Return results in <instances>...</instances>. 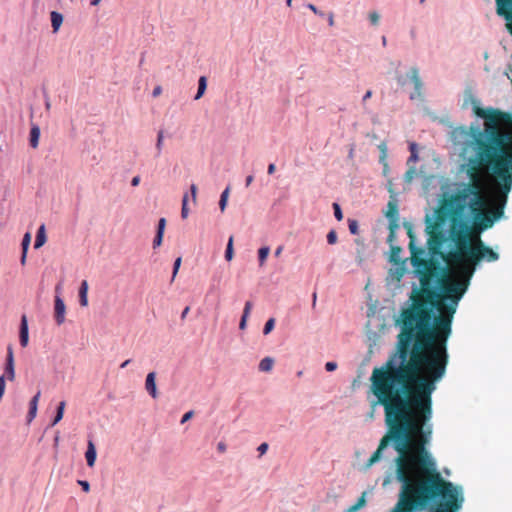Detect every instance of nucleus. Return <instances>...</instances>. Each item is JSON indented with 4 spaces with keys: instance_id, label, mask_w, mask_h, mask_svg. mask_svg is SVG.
<instances>
[{
    "instance_id": "nucleus-1",
    "label": "nucleus",
    "mask_w": 512,
    "mask_h": 512,
    "mask_svg": "<svg viewBox=\"0 0 512 512\" xmlns=\"http://www.w3.org/2000/svg\"><path fill=\"white\" fill-rule=\"evenodd\" d=\"M412 264L420 278V288L413 289L411 306L400 314L402 329L395 353L370 377L371 415L383 406L385 422L391 426L389 438L399 439L406 432L422 434L419 452L428 459L423 443L430 442L433 416L432 394L446 374L449 363L448 340L457 304L466 292L477 265L481 261L495 262L499 254L483 241L478 245L450 250L444 257L453 269L455 279L442 285L439 292L433 282L437 275L436 262L425 258V249L415 245L411 224L406 223Z\"/></svg>"
},
{
    "instance_id": "nucleus-2",
    "label": "nucleus",
    "mask_w": 512,
    "mask_h": 512,
    "mask_svg": "<svg viewBox=\"0 0 512 512\" xmlns=\"http://www.w3.org/2000/svg\"><path fill=\"white\" fill-rule=\"evenodd\" d=\"M487 170L470 157L467 161L468 183H463L454 194L444 195L435 209V219L426 216L425 231L428 235L427 248L431 256L446 254L441 252L445 242L443 225L450 220V237L458 250L461 242L464 247L476 246L480 233L493 227L504 216L508 195L512 189L498 177L493 178L490 199L483 192L482 172Z\"/></svg>"
},
{
    "instance_id": "nucleus-3",
    "label": "nucleus",
    "mask_w": 512,
    "mask_h": 512,
    "mask_svg": "<svg viewBox=\"0 0 512 512\" xmlns=\"http://www.w3.org/2000/svg\"><path fill=\"white\" fill-rule=\"evenodd\" d=\"M380 440L377 450L371 455L367 466L376 463L382 451L393 441V447L398 456L395 458V477L401 487L398 500L391 512H458L464 503L463 489L446 480L438 470L436 460L426 448L429 442L423 443V449L428 459L421 458L419 445L422 434L406 432L399 439L389 438L382 447L384 439Z\"/></svg>"
},
{
    "instance_id": "nucleus-4",
    "label": "nucleus",
    "mask_w": 512,
    "mask_h": 512,
    "mask_svg": "<svg viewBox=\"0 0 512 512\" xmlns=\"http://www.w3.org/2000/svg\"><path fill=\"white\" fill-rule=\"evenodd\" d=\"M476 116L484 119V127L471 126L469 130L460 127L454 131L455 136L466 140V147L471 148L477 163L491 169L493 176L512 187V115L495 108L474 106Z\"/></svg>"
},
{
    "instance_id": "nucleus-5",
    "label": "nucleus",
    "mask_w": 512,
    "mask_h": 512,
    "mask_svg": "<svg viewBox=\"0 0 512 512\" xmlns=\"http://www.w3.org/2000/svg\"><path fill=\"white\" fill-rule=\"evenodd\" d=\"M66 305L59 296L54 298V319L57 325H62L66 321Z\"/></svg>"
},
{
    "instance_id": "nucleus-6",
    "label": "nucleus",
    "mask_w": 512,
    "mask_h": 512,
    "mask_svg": "<svg viewBox=\"0 0 512 512\" xmlns=\"http://www.w3.org/2000/svg\"><path fill=\"white\" fill-rule=\"evenodd\" d=\"M4 375L11 382H13L16 377L14 352H13V348L11 346L7 347V357H6V365H5V374Z\"/></svg>"
},
{
    "instance_id": "nucleus-7",
    "label": "nucleus",
    "mask_w": 512,
    "mask_h": 512,
    "mask_svg": "<svg viewBox=\"0 0 512 512\" xmlns=\"http://www.w3.org/2000/svg\"><path fill=\"white\" fill-rule=\"evenodd\" d=\"M145 389L153 399L158 398L159 391L157 388L155 372H150L147 374L146 379H145Z\"/></svg>"
},
{
    "instance_id": "nucleus-8",
    "label": "nucleus",
    "mask_w": 512,
    "mask_h": 512,
    "mask_svg": "<svg viewBox=\"0 0 512 512\" xmlns=\"http://www.w3.org/2000/svg\"><path fill=\"white\" fill-rule=\"evenodd\" d=\"M497 4V14L506 19L512 18V0H495Z\"/></svg>"
},
{
    "instance_id": "nucleus-9",
    "label": "nucleus",
    "mask_w": 512,
    "mask_h": 512,
    "mask_svg": "<svg viewBox=\"0 0 512 512\" xmlns=\"http://www.w3.org/2000/svg\"><path fill=\"white\" fill-rule=\"evenodd\" d=\"M385 216L389 220V224H399L398 204L396 200H390L387 204Z\"/></svg>"
},
{
    "instance_id": "nucleus-10",
    "label": "nucleus",
    "mask_w": 512,
    "mask_h": 512,
    "mask_svg": "<svg viewBox=\"0 0 512 512\" xmlns=\"http://www.w3.org/2000/svg\"><path fill=\"white\" fill-rule=\"evenodd\" d=\"M20 344L23 348L27 347L29 343V328H28V320L25 315L21 317V325H20Z\"/></svg>"
},
{
    "instance_id": "nucleus-11",
    "label": "nucleus",
    "mask_w": 512,
    "mask_h": 512,
    "mask_svg": "<svg viewBox=\"0 0 512 512\" xmlns=\"http://www.w3.org/2000/svg\"><path fill=\"white\" fill-rule=\"evenodd\" d=\"M85 458H86V461H87V464L89 467H93L95 465L96 458H97V452H96L95 445L92 441L88 442V447H87V451L85 453Z\"/></svg>"
},
{
    "instance_id": "nucleus-12",
    "label": "nucleus",
    "mask_w": 512,
    "mask_h": 512,
    "mask_svg": "<svg viewBox=\"0 0 512 512\" xmlns=\"http://www.w3.org/2000/svg\"><path fill=\"white\" fill-rule=\"evenodd\" d=\"M50 18H51V25L53 28V32L56 33L59 31V29L61 28V26L63 24V21H64L63 15L60 14L59 12L53 11L50 14Z\"/></svg>"
},
{
    "instance_id": "nucleus-13",
    "label": "nucleus",
    "mask_w": 512,
    "mask_h": 512,
    "mask_svg": "<svg viewBox=\"0 0 512 512\" xmlns=\"http://www.w3.org/2000/svg\"><path fill=\"white\" fill-rule=\"evenodd\" d=\"M410 78L412 83L414 84L415 91L418 95L421 94L422 81L419 77V71L417 68H412L410 71Z\"/></svg>"
},
{
    "instance_id": "nucleus-14",
    "label": "nucleus",
    "mask_w": 512,
    "mask_h": 512,
    "mask_svg": "<svg viewBox=\"0 0 512 512\" xmlns=\"http://www.w3.org/2000/svg\"><path fill=\"white\" fill-rule=\"evenodd\" d=\"M88 282L86 280L82 281L81 287L79 290V296H80V304L82 307L88 306Z\"/></svg>"
},
{
    "instance_id": "nucleus-15",
    "label": "nucleus",
    "mask_w": 512,
    "mask_h": 512,
    "mask_svg": "<svg viewBox=\"0 0 512 512\" xmlns=\"http://www.w3.org/2000/svg\"><path fill=\"white\" fill-rule=\"evenodd\" d=\"M47 241V237H46V230H45V226L44 225H41L38 229V232H37V236H36V241H35V248L36 249H39L40 247H42Z\"/></svg>"
},
{
    "instance_id": "nucleus-16",
    "label": "nucleus",
    "mask_w": 512,
    "mask_h": 512,
    "mask_svg": "<svg viewBox=\"0 0 512 512\" xmlns=\"http://www.w3.org/2000/svg\"><path fill=\"white\" fill-rule=\"evenodd\" d=\"M40 139V129L37 126L32 127L30 131V144L33 148H37Z\"/></svg>"
},
{
    "instance_id": "nucleus-17",
    "label": "nucleus",
    "mask_w": 512,
    "mask_h": 512,
    "mask_svg": "<svg viewBox=\"0 0 512 512\" xmlns=\"http://www.w3.org/2000/svg\"><path fill=\"white\" fill-rule=\"evenodd\" d=\"M207 87V78L205 76H201L198 80V90L196 95L194 96V99H200L206 90Z\"/></svg>"
},
{
    "instance_id": "nucleus-18",
    "label": "nucleus",
    "mask_w": 512,
    "mask_h": 512,
    "mask_svg": "<svg viewBox=\"0 0 512 512\" xmlns=\"http://www.w3.org/2000/svg\"><path fill=\"white\" fill-rule=\"evenodd\" d=\"M274 360L270 357L263 358L259 363V370L262 372H269L272 370Z\"/></svg>"
},
{
    "instance_id": "nucleus-19",
    "label": "nucleus",
    "mask_w": 512,
    "mask_h": 512,
    "mask_svg": "<svg viewBox=\"0 0 512 512\" xmlns=\"http://www.w3.org/2000/svg\"><path fill=\"white\" fill-rule=\"evenodd\" d=\"M410 157L408 158L407 164L415 163L418 161V148L415 142L409 144Z\"/></svg>"
},
{
    "instance_id": "nucleus-20",
    "label": "nucleus",
    "mask_w": 512,
    "mask_h": 512,
    "mask_svg": "<svg viewBox=\"0 0 512 512\" xmlns=\"http://www.w3.org/2000/svg\"><path fill=\"white\" fill-rule=\"evenodd\" d=\"M398 228H399V224L393 223V224L388 225L389 234L387 237V242L390 244V246L394 245V242L396 240V231L398 230Z\"/></svg>"
},
{
    "instance_id": "nucleus-21",
    "label": "nucleus",
    "mask_w": 512,
    "mask_h": 512,
    "mask_svg": "<svg viewBox=\"0 0 512 512\" xmlns=\"http://www.w3.org/2000/svg\"><path fill=\"white\" fill-rule=\"evenodd\" d=\"M390 247H391L390 261L394 262V263H398L400 261V254L402 252V249L400 246H396V245H393Z\"/></svg>"
},
{
    "instance_id": "nucleus-22",
    "label": "nucleus",
    "mask_w": 512,
    "mask_h": 512,
    "mask_svg": "<svg viewBox=\"0 0 512 512\" xmlns=\"http://www.w3.org/2000/svg\"><path fill=\"white\" fill-rule=\"evenodd\" d=\"M269 252H270V248L268 246L261 247L258 250L259 265L261 267L265 264L266 259H267L268 255H269Z\"/></svg>"
},
{
    "instance_id": "nucleus-23",
    "label": "nucleus",
    "mask_w": 512,
    "mask_h": 512,
    "mask_svg": "<svg viewBox=\"0 0 512 512\" xmlns=\"http://www.w3.org/2000/svg\"><path fill=\"white\" fill-rule=\"evenodd\" d=\"M378 148H379V150H380V157H379V161H380L381 163H383L384 167H387V166H388V164H387V162H386V159H387V151H388V149H387V145H386V143H385V142L380 143V144H379V146H378Z\"/></svg>"
},
{
    "instance_id": "nucleus-24",
    "label": "nucleus",
    "mask_w": 512,
    "mask_h": 512,
    "mask_svg": "<svg viewBox=\"0 0 512 512\" xmlns=\"http://www.w3.org/2000/svg\"><path fill=\"white\" fill-rule=\"evenodd\" d=\"M66 403L64 401L60 402L57 408V414L53 420V425H56L58 422H60L64 415Z\"/></svg>"
},
{
    "instance_id": "nucleus-25",
    "label": "nucleus",
    "mask_w": 512,
    "mask_h": 512,
    "mask_svg": "<svg viewBox=\"0 0 512 512\" xmlns=\"http://www.w3.org/2000/svg\"><path fill=\"white\" fill-rule=\"evenodd\" d=\"M233 256H234L233 236H230L228 243H227L226 251H225V259L227 261H231L233 259Z\"/></svg>"
},
{
    "instance_id": "nucleus-26",
    "label": "nucleus",
    "mask_w": 512,
    "mask_h": 512,
    "mask_svg": "<svg viewBox=\"0 0 512 512\" xmlns=\"http://www.w3.org/2000/svg\"><path fill=\"white\" fill-rule=\"evenodd\" d=\"M39 393H37L31 400L30 402V412H29V416H30V420H32L35 416H36V412H37V403H38V399H39Z\"/></svg>"
},
{
    "instance_id": "nucleus-27",
    "label": "nucleus",
    "mask_w": 512,
    "mask_h": 512,
    "mask_svg": "<svg viewBox=\"0 0 512 512\" xmlns=\"http://www.w3.org/2000/svg\"><path fill=\"white\" fill-rule=\"evenodd\" d=\"M229 187H227L221 194L220 201H219V207L220 210L223 212L226 208L228 196H229Z\"/></svg>"
},
{
    "instance_id": "nucleus-28",
    "label": "nucleus",
    "mask_w": 512,
    "mask_h": 512,
    "mask_svg": "<svg viewBox=\"0 0 512 512\" xmlns=\"http://www.w3.org/2000/svg\"><path fill=\"white\" fill-rule=\"evenodd\" d=\"M189 215V196L187 194L183 197L182 217L188 218Z\"/></svg>"
},
{
    "instance_id": "nucleus-29",
    "label": "nucleus",
    "mask_w": 512,
    "mask_h": 512,
    "mask_svg": "<svg viewBox=\"0 0 512 512\" xmlns=\"http://www.w3.org/2000/svg\"><path fill=\"white\" fill-rule=\"evenodd\" d=\"M274 326H275V319L274 318L268 319L267 322L265 323V326L263 329V334L264 335L269 334L274 329Z\"/></svg>"
},
{
    "instance_id": "nucleus-30",
    "label": "nucleus",
    "mask_w": 512,
    "mask_h": 512,
    "mask_svg": "<svg viewBox=\"0 0 512 512\" xmlns=\"http://www.w3.org/2000/svg\"><path fill=\"white\" fill-rule=\"evenodd\" d=\"M348 228L351 234H358V222L355 219H348Z\"/></svg>"
},
{
    "instance_id": "nucleus-31",
    "label": "nucleus",
    "mask_w": 512,
    "mask_h": 512,
    "mask_svg": "<svg viewBox=\"0 0 512 512\" xmlns=\"http://www.w3.org/2000/svg\"><path fill=\"white\" fill-rule=\"evenodd\" d=\"M30 242H31V234L30 233H26L24 235L23 241H22V251L23 252H28Z\"/></svg>"
},
{
    "instance_id": "nucleus-32",
    "label": "nucleus",
    "mask_w": 512,
    "mask_h": 512,
    "mask_svg": "<svg viewBox=\"0 0 512 512\" xmlns=\"http://www.w3.org/2000/svg\"><path fill=\"white\" fill-rule=\"evenodd\" d=\"M333 209H334V216L338 221H341L343 219V213L341 210V207L338 203H333Z\"/></svg>"
},
{
    "instance_id": "nucleus-33",
    "label": "nucleus",
    "mask_w": 512,
    "mask_h": 512,
    "mask_svg": "<svg viewBox=\"0 0 512 512\" xmlns=\"http://www.w3.org/2000/svg\"><path fill=\"white\" fill-rule=\"evenodd\" d=\"M327 242L331 245L337 242V233L335 230L329 231V233L327 234Z\"/></svg>"
},
{
    "instance_id": "nucleus-34",
    "label": "nucleus",
    "mask_w": 512,
    "mask_h": 512,
    "mask_svg": "<svg viewBox=\"0 0 512 512\" xmlns=\"http://www.w3.org/2000/svg\"><path fill=\"white\" fill-rule=\"evenodd\" d=\"M164 234H159L157 232L156 237L153 241V248L156 249L162 245Z\"/></svg>"
},
{
    "instance_id": "nucleus-35",
    "label": "nucleus",
    "mask_w": 512,
    "mask_h": 512,
    "mask_svg": "<svg viewBox=\"0 0 512 512\" xmlns=\"http://www.w3.org/2000/svg\"><path fill=\"white\" fill-rule=\"evenodd\" d=\"M6 376L5 375H2L0 376V400L2 399L4 393H5V388H6V383H5V380H6Z\"/></svg>"
},
{
    "instance_id": "nucleus-36",
    "label": "nucleus",
    "mask_w": 512,
    "mask_h": 512,
    "mask_svg": "<svg viewBox=\"0 0 512 512\" xmlns=\"http://www.w3.org/2000/svg\"><path fill=\"white\" fill-rule=\"evenodd\" d=\"M415 174H416L415 168L410 167L405 173V180L410 182L414 178Z\"/></svg>"
},
{
    "instance_id": "nucleus-37",
    "label": "nucleus",
    "mask_w": 512,
    "mask_h": 512,
    "mask_svg": "<svg viewBox=\"0 0 512 512\" xmlns=\"http://www.w3.org/2000/svg\"><path fill=\"white\" fill-rule=\"evenodd\" d=\"M165 227H166V219L165 218H161L158 222V228H157V232L159 234H164L165 232Z\"/></svg>"
},
{
    "instance_id": "nucleus-38",
    "label": "nucleus",
    "mask_w": 512,
    "mask_h": 512,
    "mask_svg": "<svg viewBox=\"0 0 512 512\" xmlns=\"http://www.w3.org/2000/svg\"><path fill=\"white\" fill-rule=\"evenodd\" d=\"M380 16L377 12H371L369 14V20L373 25H378Z\"/></svg>"
},
{
    "instance_id": "nucleus-39",
    "label": "nucleus",
    "mask_w": 512,
    "mask_h": 512,
    "mask_svg": "<svg viewBox=\"0 0 512 512\" xmlns=\"http://www.w3.org/2000/svg\"><path fill=\"white\" fill-rule=\"evenodd\" d=\"M251 309L252 303L250 301H247L244 306L243 315L249 317Z\"/></svg>"
},
{
    "instance_id": "nucleus-40",
    "label": "nucleus",
    "mask_w": 512,
    "mask_h": 512,
    "mask_svg": "<svg viewBox=\"0 0 512 512\" xmlns=\"http://www.w3.org/2000/svg\"><path fill=\"white\" fill-rule=\"evenodd\" d=\"M325 369L328 371V372H332L334 370L337 369V363L336 362H327L325 364Z\"/></svg>"
},
{
    "instance_id": "nucleus-41",
    "label": "nucleus",
    "mask_w": 512,
    "mask_h": 512,
    "mask_svg": "<svg viewBox=\"0 0 512 512\" xmlns=\"http://www.w3.org/2000/svg\"><path fill=\"white\" fill-rule=\"evenodd\" d=\"M268 447V444L264 442L258 446L257 450L259 451L260 455H263L267 452Z\"/></svg>"
},
{
    "instance_id": "nucleus-42",
    "label": "nucleus",
    "mask_w": 512,
    "mask_h": 512,
    "mask_svg": "<svg viewBox=\"0 0 512 512\" xmlns=\"http://www.w3.org/2000/svg\"><path fill=\"white\" fill-rule=\"evenodd\" d=\"M162 91H163V89L161 86H156V87H154V89L152 91V96L154 98H157L162 94Z\"/></svg>"
},
{
    "instance_id": "nucleus-43",
    "label": "nucleus",
    "mask_w": 512,
    "mask_h": 512,
    "mask_svg": "<svg viewBox=\"0 0 512 512\" xmlns=\"http://www.w3.org/2000/svg\"><path fill=\"white\" fill-rule=\"evenodd\" d=\"M307 8L310 9L314 14L323 16V13L317 9V7L314 4L309 3L307 5Z\"/></svg>"
},
{
    "instance_id": "nucleus-44",
    "label": "nucleus",
    "mask_w": 512,
    "mask_h": 512,
    "mask_svg": "<svg viewBox=\"0 0 512 512\" xmlns=\"http://www.w3.org/2000/svg\"><path fill=\"white\" fill-rule=\"evenodd\" d=\"M181 265V258H177L174 263L173 278L176 276Z\"/></svg>"
},
{
    "instance_id": "nucleus-45",
    "label": "nucleus",
    "mask_w": 512,
    "mask_h": 512,
    "mask_svg": "<svg viewBox=\"0 0 512 512\" xmlns=\"http://www.w3.org/2000/svg\"><path fill=\"white\" fill-rule=\"evenodd\" d=\"M364 504H365V498H364V496H362L361 498H359L357 503L352 507V509L357 510V509L361 508Z\"/></svg>"
},
{
    "instance_id": "nucleus-46",
    "label": "nucleus",
    "mask_w": 512,
    "mask_h": 512,
    "mask_svg": "<svg viewBox=\"0 0 512 512\" xmlns=\"http://www.w3.org/2000/svg\"><path fill=\"white\" fill-rule=\"evenodd\" d=\"M247 319H248L247 316L242 315L240 323H239V328L241 330H244L246 328Z\"/></svg>"
},
{
    "instance_id": "nucleus-47",
    "label": "nucleus",
    "mask_w": 512,
    "mask_h": 512,
    "mask_svg": "<svg viewBox=\"0 0 512 512\" xmlns=\"http://www.w3.org/2000/svg\"><path fill=\"white\" fill-rule=\"evenodd\" d=\"M79 484L81 485L85 492H88L90 490V485L87 481H79Z\"/></svg>"
},
{
    "instance_id": "nucleus-48",
    "label": "nucleus",
    "mask_w": 512,
    "mask_h": 512,
    "mask_svg": "<svg viewBox=\"0 0 512 512\" xmlns=\"http://www.w3.org/2000/svg\"><path fill=\"white\" fill-rule=\"evenodd\" d=\"M276 170V166L275 164L271 163L268 165V169H267V172L269 175H272Z\"/></svg>"
},
{
    "instance_id": "nucleus-49",
    "label": "nucleus",
    "mask_w": 512,
    "mask_h": 512,
    "mask_svg": "<svg viewBox=\"0 0 512 512\" xmlns=\"http://www.w3.org/2000/svg\"><path fill=\"white\" fill-rule=\"evenodd\" d=\"M217 449L219 452L223 453L226 451V445L223 442H219L217 445Z\"/></svg>"
},
{
    "instance_id": "nucleus-50",
    "label": "nucleus",
    "mask_w": 512,
    "mask_h": 512,
    "mask_svg": "<svg viewBox=\"0 0 512 512\" xmlns=\"http://www.w3.org/2000/svg\"><path fill=\"white\" fill-rule=\"evenodd\" d=\"M191 418H192V412L191 411L185 413L183 418H182V423H185L186 421H188Z\"/></svg>"
},
{
    "instance_id": "nucleus-51",
    "label": "nucleus",
    "mask_w": 512,
    "mask_h": 512,
    "mask_svg": "<svg viewBox=\"0 0 512 512\" xmlns=\"http://www.w3.org/2000/svg\"><path fill=\"white\" fill-rule=\"evenodd\" d=\"M372 97V91L371 90H368L365 95L363 96L362 98V101L363 103H365L368 99H370Z\"/></svg>"
},
{
    "instance_id": "nucleus-52",
    "label": "nucleus",
    "mask_w": 512,
    "mask_h": 512,
    "mask_svg": "<svg viewBox=\"0 0 512 512\" xmlns=\"http://www.w3.org/2000/svg\"><path fill=\"white\" fill-rule=\"evenodd\" d=\"M328 24H329V26H333L334 25V15H333V13H330L329 16H328Z\"/></svg>"
},
{
    "instance_id": "nucleus-53",
    "label": "nucleus",
    "mask_w": 512,
    "mask_h": 512,
    "mask_svg": "<svg viewBox=\"0 0 512 512\" xmlns=\"http://www.w3.org/2000/svg\"><path fill=\"white\" fill-rule=\"evenodd\" d=\"M283 249H284L283 246H278L277 249L275 250V253H274L275 256L279 257L281 255Z\"/></svg>"
},
{
    "instance_id": "nucleus-54",
    "label": "nucleus",
    "mask_w": 512,
    "mask_h": 512,
    "mask_svg": "<svg viewBox=\"0 0 512 512\" xmlns=\"http://www.w3.org/2000/svg\"><path fill=\"white\" fill-rule=\"evenodd\" d=\"M253 179H254V178H253V176H252V175H249V176H247V177H246V181H245V182H246V183H245V184H246V187L250 186V184L252 183Z\"/></svg>"
},
{
    "instance_id": "nucleus-55",
    "label": "nucleus",
    "mask_w": 512,
    "mask_h": 512,
    "mask_svg": "<svg viewBox=\"0 0 512 512\" xmlns=\"http://www.w3.org/2000/svg\"><path fill=\"white\" fill-rule=\"evenodd\" d=\"M364 261V257L362 255V253L360 251H358V256H357V262L358 264H362Z\"/></svg>"
},
{
    "instance_id": "nucleus-56",
    "label": "nucleus",
    "mask_w": 512,
    "mask_h": 512,
    "mask_svg": "<svg viewBox=\"0 0 512 512\" xmlns=\"http://www.w3.org/2000/svg\"><path fill=\"white\" fill-rule=\"evenodd\" d=\"M26 257H27V252H23V251H22V257H21V263H22V265H24V264H25V262H26Z\"/></svg>"
},
{
    "instance_id": "nucleus-57",
    "label": "nucleus",
    "mask_w": 512,
    "mask_h": 512,
    "mask_svg": "<svg viewBox=\"0 0 512 512\" xmlns=\"http://www.w3.org/2000/svg\"><path fill=\"white\" fill-rule=\"evenodd\" d=\"M189 310H190V309H189V307H186V308L183 310V312H182V319H185V318H186V316H187V315H188V313H189Z\"/></svg>"
},
{
    "instance_id": "nucleus-58",
    "label": "nucleus",
    "mask_w": 512,
    "mask_h": 512,
    "mask_svg": "<svg viewBox=\"0 0 512 512\" xmlns=\"http://www.w3.org/2000/svg\"><path fill=\"white\" fill-rule=\"evenodd\" d=\"M139 181H140V180H139V178H138V177H134V178L132 179V185H133V186H137V185L139 184Z\"/></svg>"
},
{
    "instance_id": "nucleus-59",
    "label": "nucleus",
    "mask_w": 512,
    "mask_h": 512,
    "mask_svg": "<svg viewBox=\"0 0 512 512\" xmlns=\"http://www.w3.org/2000/svg\"><path fill=\"white\" fill-rule=\"evenodd\" d=\"M102 0H91L92 6H98Z\"/></svg>"
},
{
    "instance_id": "nucleus-60",
    "label": "nucleus",
    "mask_w": 512,
    "mask_h": 512,
    "mask_svg": "<svg viewBox=\"0 0 512 512\" xmlns=\"http://www.w3.org/2000/svg\"><path fill=\"white\" fill-rule=\"evenodd\" d=\"M129 360H126L124 361L122 364H121V368H125L128 364H129Z\"/></svg>"
},
{
    "instance_id": "nucleus-61",
    "label": "nucleus",
    "mask_w": 512,
    "mask_h": 512,
    "mask_svg": "<svg viewBox=\"0 0 512 512\" xmlns=\"http://www.w3.org/2000/svg\"><path fill=\"white\" fill-rule=\"evenodd\" d=\"M316 298H317L316 293H313V306H315V304H316Z\"/></svg>"
},
{
    "instance_id": "nucleus-62",
    "label": "nucleus",
    "mask_w": 512,
    "mask_h": 512,
    "mask_svg": "<svg viewBox=\"0 0 512 512\" xmlns=\"http://www.w3.org/2000/svg\"><path fill=\"white\" fill-rule=\"evenodd\" d=\"M286 4H287L288 7H290L292 5V0H287Z\"/></svg>"
},
{
    "instance_id": "nucleus-63",
    "label": "nucleus",
    "mask_w": 512,
    "mask_h": 512,
    "mask_svg": "<svg viewBox=\"0 0 512 512\" xmlns=\"http://www.w3.org/2000/svg\"><path fill=\"white\" fill-rule=\"evenodd\" d=\"M382 42H383V45L385 46L386 45V37L385 36L382 37Z\"/></svg>"
},
{
    "instance_id": "nucleus-64",
    "label": "nucleus",
    "mask_w": 512,
    "mask_h": 512,
    "mask_svg": "<svg viewBox=\"0 0 512 512\" xmlns=\"http://www.w3.org/2000/svg\"><path fill=\"white\" fill-rule=\"evenodd\" d=\"M425 0H420L421 3H423Z\"/></svg>"
}]
</instances>
